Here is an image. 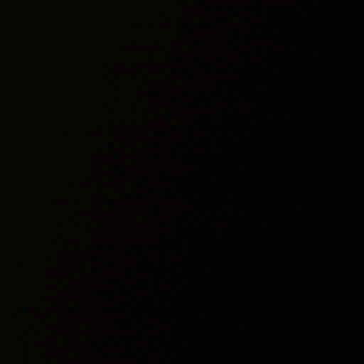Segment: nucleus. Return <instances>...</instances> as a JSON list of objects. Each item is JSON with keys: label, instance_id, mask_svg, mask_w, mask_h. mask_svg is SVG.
I'll return each instance as SVG.
<instances>
[{"label": "nucleus", "instance_id": "1", "mask_svg": "<svg viewBox=\"0 0 364 364\" xmlns=\"http://www.w3.org/2000/svg\"><path fill=\"white\" fill-rule=\"evenodd\" d=\"M204 65L208 70H210V65L209 64H205Z\"/></svg>", "mask_w": 364, "mask_h": 364}]
</instances>
